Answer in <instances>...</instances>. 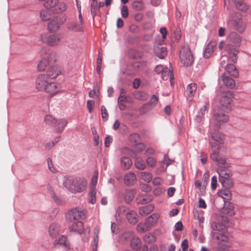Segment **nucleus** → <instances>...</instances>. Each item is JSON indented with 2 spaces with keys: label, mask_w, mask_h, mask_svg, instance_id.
I'll return each mask as SVG.
<instances>
[{
  "label": "nucleus",
  "mask_w": 251,
  "mask_h": 251,
  "mask_svg": "<svg viewBox=\"0 0 251 251\" xmlns=\"http://www.w3.org/2000/svg\"><path fill=\"white\" fill-rule=\"evenodd\" d=\"M218 195L224 199L230 200L231 198V193L227 189H223L218 192Z\"/></svg>",
  "instance_id": "obj_41"
},
{
  "label": "nucleus",
  "mask_w": 251,
  "mask_h": 251,
  "mask_svg": "<svg viewBox=\"0 0 251 251\" xmlns=\"http://www.w3.org/2000/svg\"><path fill=\"white\" fill-rule=\"evenodd\" d=\"M207 104L206 103L203 106V107L201 108L199 113V115H197V117H196V120L197 122H201L202 121V119L203 118L205 114V112L207 110Z\"/></svg>",
  "instance_id": "obj_45"
},
{
  "label": "nucleus",
  "mask_w": 251,
  "mask_h": 251,
  "mask_svg": "<svg viewBox=\"0 0 251 251\" xmlns=\"http://www.w3.org/2000/svg\"><path fill=\"white\" fill-rule=\"evenodd\" d=\"M150 228L146 222H145L144 223H139L137 226V230L139 233H144L148 231Z\"/></svg>",
  "instance_id": "obj_43"
},
{
  "label": "nucleus",
  "mask_w": 251,
  "mask_h": 251,
  "mask_svg": "<svg viewBox=\"0 0 251 251\" xmlns=\"http://www.w3.org/2000/svg\"><path fill=\"white\" fill-rule=\"evenodd\" d=\"M139 177L142 180L146 182H149L151 180L152 178V176L151 173L149 172H141L139 174Z\"/></svg>",
  "instance_id": "obj_44"
},
{
  "label": "nucleus",
  "mask_w": 251,
  "mask_h": 251,
  "mask_svg": "<svg viewBox=\"0 0 251 251\" xmlns=\"http://www.w3.org/2000/svg\"><path fill=\"white\" fill-rule=\"evenodd\" d=\"M94 101L91 100H88L87 101V107L90 113L92 112L93 107L94 105Z\"/></svg>",
  "instance_id": "obj_63"
},
{
  "label": "nucleus",
  "mask_w": 251,
  "mask_h": 251,
  "mask_svg": "<svg viewBox=\"0 0 251 251\" xmlns=\"http://www.w3.org/2000/svg\"><path fill=\"white\" fill-rule=\"evenodd\" d=\"M134 165L136 169L140 170H143L146 168V165L144 161L139 157L136 158Z\"/></svg>",
  "instance_id": "obj_36"
},
{
  "label": "nucleus",
  "mask_w": 251,
  "mask_h": 251,
  "mask_svg": "<svg viewBox=\"0 0 251 251\" xmlns=\"http://www.w3.org/2000/svg\"><path fill=\"white\" fill-rule=\"evenodd\" d=\"M155 236H144V240L145 242L151 243L155 241Z\"/></svg>",
  "instance_id": "obj_62"
},
{
  "label": "nucleus",
  "mask_w": 251,
  "mask_h": 251,
  "mask_svg": "<svg viewBox=\"0 0 251 251\" xmlns=\"http://www.w3.org/2000/svg\"><path fill=\"white\" fill-rule=\"evenodd\" d=\"M227 24L229 26L241 32L245 28V24L242 21L241 16L239 13H235L234 16L231 17Z\"/></svg>",
  "instance_id": "obj_6"
},
{
  "label": "nucleus",
  "mask_w": 251,
  "mask_h": 251,
  "mask_svg": "<svg viewBox=\"0 0 251 251\" xmlns=\"http://www.w3.org/2000/svg\"><path fill=\"white\" fill-rule=\"evenodd\" d=\"M67 19L65 15L56 16L52 19L48 24V29L50 32H56L59 29L60 26L63 24Z\"/></svg>",
  "instance_id": "obj_7"
},
{
  "label": "nucleus",
  "mask_w": 251,
  "mask_h": 251,
  "mask_svg": "<svg viewBox=\"0 0 251 251\" xmlns=\"http://www.w3.org/2000/svg\"><path fill=\"white\" fill-rule=\"evenodd\" d=\"M54 244L64 246L66 247L69 246V243L66 236H58V238L55 240Z\"/></svg>",
  "instance_id": "obj_42"
},
{
  "label": "nucleus",
  "mask_w": 251,
  "mask_h": 251,
  "mask_svg": "<svg viewBox=\"0 0 251 251\" xmlns=\"http://www.w3.org/2000/svg\"><path fill=\"white\" fill-rule=\"evenodd\" d=\"M197 89V85L195 83H191L187 86L186 93L187 95L188 98L190 99V100L193 99L196 94Z\"/></svg>",
  "instance_id": "obj_20"
},
{
  "label": "nucleus",
  "mask_w": 251,
  "mask_h": 251,
  "mask_svg": "<svg viewBox=\"0 0 251 251\" xmlns=\"http://www.w3.org/2000/svg\"><path fill=\"white\" fill-rule=\"evenodd\" d=\"M60 138V136L57 137V138H55L53 141L49 142L46 145V148L47 149H50L52 147H53L54 145L58 142L59 140V139Z\"/></svg>",
  "instance_id": "obj_57"
},
{
  "label": "nucleus",
  "mask_w": 251,
  "mask_h": 251,
  "mask_svg": "<svg viewBox=\"0 0 251 251\" xmlns=\"http://www.w3.org/2000/svg\"><path fill=\"white\" fill-rule=\"evenodd\" d=\"M146 147V145L143 143H140L136 145L135 150L138 152L142 151Z\"/></svg>",
  "instance_id": "obj_61"
},
{
  "label": "nucleus",
  "mask_w": 251,
  "mask_h": 251,
  "mask_svg": "<svg viewBox=\"0 0 251 251\" xmlns=\"http://www.w3.org/2000/svg\"><path fill=\"white\" fill-rule=\"evenodd\" d=\"M50 81L48 78V76L45 74L39 75L35 82L36 88L39 91H45Z\"/></svg>",
  "instance_id": "obj_12"
},
{
  "label": "nucleus",
  "mask_w": 251,
  "mask_h": 251,
  "mask_svg": "<svg viewBox=\"0 0 251 251\" xmlns=\"http://www.w3.org/2000/svg\"><path fill=\"white\" fill-rule=\"evenodd\" d=\"M121 15L124 18H126L128 16V10L127 6L124 5H123L121 8Z\"/></svg>",
  "instance_id": "obj_59"
},
{
  "label": "nucleus",
  "mask_w": 251,
  "mask_h": 251,
  "mask_svg": "<svg viewBox=\"0 0 251 251\" xmlns=\"http://www.w3.org/2000/svg\"><path fill=\"white\" fill-rule=\"evenodd\" d=\"M132 165V162L129 157L124 156L121 158L120 165L122 169L125 170H128Z\"/></svg>",
  "instance_id": "obj_23"
},
{
  "label": "nucleus",
  "mask_w": 251,
  "mask_h": 251,
  "mask_svg": "<svg viewBox=\"0 0 251 251\" xmlns=\"http://www.w3.org/2000/svg\"><path fill=\"white\" fill-rule=\"evenodd\" d=\"M145 65V63L143 62H136L132 66L135 71H138L143 69Z\"/></svg>",
  "instance_id": "obj_53"
},
{
  "label": "nucleus",
  "mask_w": 251,
  "mask_h": 251,
  "mask_svg": "<svg viewBox=\"0 0 251 251\" xmlns=\"http://www.w3.org/2000/svg\"><path fill=\"white\" fill-rule=\"evenodd\" d=\"M151 199L145 196H138L136 198V201L138 204H143L150 202Z\"/></svg>",
  "instance_id": "obj_46"
},
{
  "label": "nucleus",
  "mask_w": 251,
  "mask_h": 251,
  "mask_svg": "<svg viewBox=\"0 0 251 251\" xmlns=\"http://www.w3.org/2000/svg\"><path fill=\"white\" fill-rule=\"evenodd\" d=\"M98 178V172L95 171L94 172V176H93V177L92 178V180H91V183L93 185L92 187H94L95 188H96V185L97 183Z\"/></svg>",
  "instance_id": "obj_60"
},
{
  "label": "nucleus",
  "mask_w": 251,
  "mask_h": 251,
  "mask_svg": "<svg viewBox=\"0 0 251 251\" xmlns=\"http://www.w3.org/2000/svg\"><path fill=\"white\" fill-rule=\"evenodd\" d=\"M210 145L213 151L210 155V158L216 163L218 167L217 173L219 176V181L224 187L230 188L233 186V184L231 179L232 176L231 172L227 169L230 167V165L226 162L225 157L219 155L220 145L214 142L210 143Z\"/></svg>",
  "instance_id": "obj_1"
},
{
  "label": "nucleus",
  "mask_w": 251,
  "mask_h": 251,
  "mask_svg": "<svg viewBox=\"0 0 251 251\" xmlns=\"http://www.w3.org/2000/svg\"><path fill=\"white\" fill-rule=\"evenodd\" d=\"M61 39L62 36L59 34L50 35L47 39V43L51 46H56L59 44Z\"/></svg>",
  "instance_id": "obj_18"
},
{
  "label": "nucleus",
  "mask_w": 251,
  "mask_h": 251,
  "mask_svg": "<svg viewBox=\"0 0 251 251\" xmlns=\"http://www.w3.org/2000/svg\"><path fill=\"white\" fill-rule=\"evenodd\" d=\"M154 52L156 56L160 59L164 58L167 54V50L166 48L157 45L154 47Z\"/></svg>",
  "instance_id": "obj_22"
},
{
  "label": "nucleus",
  "mask_w": 251,
  "mask_h": 251,
  "mask_svg": "<svg viewBox=\"0 0 251 251\" xmlns=\"http://www.w3.org/2000/svg\"><path fill=\"white\" fill-rule=\"evenodd\" d=\"M63 185L73 193H80L86 189L87 182L83 178H74L70 176L64 177Z\"/></svg>",
  "instance_id": "obj_2"
},
{
  "label": "nucleus",
  "mask_w": 251,
  "mask_h": 251,
  "mask_svg": "<svg viewBox=\"0 0 251 251\" xmlns=\"http://www.w3.org/2000/svg\"><path fill=\"white\" fill-rule=\"evenodd\" d=\"M44 6L54 14L63 13L68 7L66 3L60 0H47L44 3Z\"/></svg>",
  "instance_id": "obj_3"
},
{
  "label": "nucleus",
  "mask_w": 251,
  "mask_h": 251,
  "mask_svg": "<svg viewBox=\"0 0 251 251\" xmlns=\"http://www.w3.org/2000/svg\"><path fill=\"white\" fill-rule=\"evenodd\" d=\"M127 209L125 207V206H119L116 211V214L119 216H120L124 214L125 213L127 212Z\"/></svg>",
  "instance_id": "obj_58"
},
{
  "label": "nucleus",
  "mask_w": 251,
  "mask_h": 251,
  "mask_svg": "<svg viewBox=\"0 0 251 251\" xmlns=\"http://www.w3.org/2000/svg\"><path fill=\"white\" fill-rule=\"evenodd\" d=\"M60 227L56 224H52L49 228V232L50 235H56L60 234Z\"/></svg>",
  "instance_id": "obj_35"
},
{
  "label": "nucleus",
  "mask_w": 251,
  "mask_h": 251,
  "mask_svg": "<svg viewBox=\"0 0 251 251\" xmlns=\"http://www.w3.org/2000/svg\"><path fill=\"white\" fill-rule=\"evenodd\" d=\"M236 8L241 11H246L248 9V6L244 2V0H232Z\"/></svg>",
  "instance_id": "obj_39"
},
{
  "label": "nucleus",
  "mask_w": 251,
  "mask_h": 251,
  "mask_svg": "<svg viewBox=\"0 0 251 251\" xmlns=\"http://www.w3.org/2000/svg\"><path fill=\"white\" fill-rule=\"evenodd\" d=\"M152 107L148 104L146 103L142 106L139 109V112L141 115H143L152 109Z\"/></svg>",
  "instance_id": "obj_48"
},
{
  "label": "nucleus",
  "mask_w": 251,
  "mask_h": 251,
  "mask_svg": "<svg viewBox=\"0 0 251 251\" xmlns=\"http://www.w3.org/2000/svg\"><path fill=\"white\" fill-rule=\"evenodd\" d=\"M153 209L154 206L152 204H149L141 207L139 209V213L141 216H145L150 214Z\"/></svg>",
  "instance_id": "obj_25"
},
{
  "label": "nucleus",
  "mask_w": 251,
  "mask_h": 251,
  "mask_svg": "<svg viewBox=\"0 0 251 251\" xmlns=\"http://www.w3.org/2000/svg\"><path fill=\"white\" fill-rule=\"evenodd\" d=\"M49 65V62L46 59H43L38 65V69L39 71H44Z\"/></svg>",
  "instance_id": "obj_47"
},
{
  "label": "nucleus",
  "mask_w": 251,
  "mask_h": 251,
  "mask_svg": "<svg viewBox=\"0 0 251 251\" xmlns=\"http://www.w3.org/2000/svg\"><path fill=\"white\" fill-rule=\"evenodd\" d=\"M227 73L230 75L237 77L238 76V72L233 64H229L226 67Z\"/></svg>",
  "instance_id": "obj_34"
},
{
  "label": "nucleus",
  "mask_w": 251,
  "mask_h": 251,
  "mask_svg": "<svg viewBox=\"0 0 251 251\" xmlns=\"http://www.w3.org/2000/svg\"><path fill=\"white\" fill-rule=\"evenodd\" d=\"M211 137L215 141L223 144L225 138L224 135L220 132H213L210 130Z\"/></svg>",
  "instance_id": "obj_31"
},
{
  "label": "nucleus",
  "mask_w": 251,
  "mask_h": 251,
  "mask_svg": "<svg viewBox=\"0 0 251 251\" xmlns=\"http://www.w3.org/2000/svg\"><path fill=\"white\" fill-rule=\"evenodd\" d=\"M59 72L54 67L50 68L45 75L48 76V78L55 79L59 75Z\"/></svg>",
  "instance_id": "obj_37"
},
{
  "label": "nucleus",
  "mask_w": 251,
  "mask_h": 251,
  "mask_svg": "<svg viewBox=\"0 0 251 251\" xmlns=\"http://www.w3.org/2000/svg\"><path fill=\"white\" fill-rule=\"evenodd\" d=\"M45 91L51 96L61 92V87L59 84L49 82Z\"/></svg>",
  "instance_id": "obj_13"
},
{
  "label": "nucleus",
  "mask_w": 251,
  "mask_h": 251,
  "mask_svg": "<svg viewBox=\"0 0 251 251\" xmlns=\"http://www.w3.org/2000/svg\"><path fill=\"white\" fill-rule=\"evenodd\" d=\"M158 101V98L155 95H153L151 100L148 103L152 108L154 107Z\"/></svg>",
  "instance_id": "obj_54"
},
{
  "label": "nucleus",
  "mask_w": 251,
  "mask_h": 251,
  "mask_svg": "<svg viewBox=\"0 0 251 251\" xmlns=\"http://www.w3.org/2000/svg\"><path fill=\"white\" fill-rule=\"evenodd\" d=\"M101 112L103 120L106 121L108 118V113L106 107L104 106H101Z\"/></svg>",
  "instance_id": "obj_56"
},
{
  "label": "nucleus",
  "mask_w": 251,
  "mask_h": 251,
  "mask_svg": "<svg viewBox=\"0 0 251 251\" xmlns=\"http://www.w3.org/2000/svg\"><path fill=\"white\" fill-rule=\"evenodd\" d=\"M135 194V191L133 190H126L125 192V200L126 202L129 203L133 199Z\"/></svg>",
  "instance_id": "obj_32"
},
{
  "label": "nucleus",
  "mask_w": 251,
  "mask_h": 251,
  "mask_svg": "<svg viewBox=\"0 0 251 251\" xmlns=\"http://www.w3.org/2000/svg\"><path fill=\"white\" fill-rule=\"evenodd\" d=\"M146 163L150 167H154L156 164V160L153 157H148L146 159Z\"/></svg>",
  "instance_id": "obj_51"
},
{
  "label": "nucleus",
  "mask_w": 251,
  "mask_h": 251,
  "mask_svg": "<svg viewBox=\"0 0 251 251\" xmlns=\"http://www.w3.org/2000/svg\"><path fill=\"white\" fill-rule=\"evenodd\" d=\"M233 97L232 93L229 91L222 92L219 98V102L222 107L228 108L230 107Z\"/></svg>",
  "instance_id": "obj_9"
},
{
  "label": "nucleus",
  "mask_w": 251,
  "mask_h": 251,
  "mask_svg": "<svg viewBox=\"0 0 251 251\" xmlns=\"http://www.w3.org/2000/svg\"><path fill=\"white\" fill-rule=\"evenodd\" d=\"M133 7L136 10L140 11L143 9L144 5L141 1H135L133 3Z\"/></svg>",
  "instance_id": "obj_55"
},
{
  "label": "nucleus",
  "mask_w": 251,
  "mask_h": 251,
  "mask_svg": "<svg viewBox=\"0 0 251 251\" xmlns=\"http://www.w3.org/2000/svg\"><path fill=\"white\" fill-rule=\"evenodd\" d=\"M233 207V204L232 203L228 202L226 203L225 206L224 207L223 211L225 214L230 216H233L234 214Z\"/></svg>",
  "instance_id": "obj_38"
},
{
  "label": "nucleus",
  "mask_w": 251,
  "mask_h": 251,
  "mask_svg": "<svg viewBox=\"0 0 251 251\" xmlns=\"http://www.w3.org/2000/svg\"><path fill=\"white\" fill-rule=\"evenodd\" d=\"M48 191L52 197L54 202L58 205H62L65 203L64 200L61 197L58 196L56 195L54 188L50 185H49L48 186Z\"/></svg>",
  "instance_id": "obj_16"
},
{
  "label": "nucleus",
  "mask_w": 251,
  "mask_h": 251,
  "mask_svg": "<svg viewBox=\"0 0 251 251\" xmlns=\"http://www.w3.org/2000/svg\"><path fill=\"white\" fill-rule=\"evenodd\" d=\"M124 183L126 185H133L136 181L135 174L132 172H129L124 176Z\"/></svg>",
  "instance_id": "obj_19"
},
{
  "label": "nucleus",
  "mask_w": 251,
  "mask_h": 251,
  "mask_svg": "<svg viewBox=\"0 0 251 251\" xmlns=\"http://www.w3.org/2000/svg\"><path fill=\"white\" fill-rule=\"evenodd\" d=\"M111 231L113 234H118V228L117 225L115 223H112L111 225Z\"/></svg>",
  "instance_id": "obj_64"
},
{
  "label": "nucleus",
  "mask_w": 251,
  "mask_h": 251,
  "mask_svg": "<svg viewBox=\"0 0 251 251\" xmlns=\"http://www.w3.org/2000/svg\"><path fill=\"white\" fill-rule=\"evenodd\" d=\"M227 39L234 44H238L241 41L240 36L234 32H230L227 36Z\"/></svg>",
  "instance_id": "obj_33"
},
{
  "label": "nucleus",
  "mask_w": 251,
  "mask_h": 251,
  "mask_svg": "<svg viewBox=\"0 0 251 251\" xmlns=\"http://www.w3.org/2000/svg\"><path fill=\"white\" fill-rule=\"evenodd\" d=\"M141 240L138 236H132L130 241V245L133 250H138L141 247Z\"/></svg>",
  "instance_id": "obj_29"
},
{
  "label": "nucleus",
  "mask_w": 251,
  "mask_h": 251,
  "mask_svg": "<svg viewBox=\"0 0 251 251\" xmlns=\"http://www.w3.org/2000/svg\"><path fill=\"white\" fill-rule=\"evenodd\" d=\"M78 22H71L68 24L67 28L75 32H82L84 30V21L82 16V14L78 15Z\"/></svg>",
  "instance_id": "obj_11"
},
{
  "label": "nucleus",
  "mask_w": 251,
  "mask_h": 251,
  "mask_svg": "<svg viewBox=\"0 0 251 251\" xmlns=\"http://www.w3.org/2000/svg\"><path fill=\"white\" fill-rule=\"evenodd\" d=\"M96 193L97 191L96 188L92 187L88 193V202L94 204L96 202Z\"/></svg>",
  "instance_id": "obj_30"
},
{
  "label": "nucleus",
  "mask_w": 251,
  "mask_h": 251,
  "mask_svg": "<svg viewBox=\"0 0 251 251\" xmlns=\"http://www.w3.org/2000/svg\"><path fill=\"white\" fill-rule=\"evenodd\" d=\"M159 218V215L154 213L146 219V222L150 227L157 223Z\"/></svg>",
  "instance_id": "obj_26"
},
{
  "label": "nucleus",
  "mask_w": 251,
  "mask_h": 251,
  "mask_svg": "<svg viewBox=\"0 0 251 251\" xmlns=\"http://www.w3.org/2000/svg\"><path fill=\"white\" fill-rule=\"evenodd\" d=\"M217 246L213 248L215 251H229L231 245L228 236H216Z\"/></svg>",
  "instance_id": "obj_8"
},
{
  "label": "nucleus",
  "mask_w": 251,
  "mask_h": 251,
  "mask_svg": "<svg viewBox=\"0 0 251 251\" xmlns=\"http://www.w3.org/2000/svg\"><path fill=\"white\" fill-rule=\"evenodd\" d=\"M67 124V121L65 119L56 120L53 126L56 132H61Z\"/></svg>",
  "instance_id": "obj_21"
},
{
  "label": "nucleus",
  "mask_w": 251,
  "mask_h": 251,
  "mask_svg": "<svg viewBox=\"0 0 251 251\" xmlns=\"http://www.w3.org/2000/svg\"><path fill=\"white\" fill-rule=\"evenodd\" d=\"M226 49L229 54V58H231L232 62L234 63L237 61V54L238 53V50L231 45H228Z\"/></svg>",
  "instance_id": "obj_17"
},
{
  "label": "nucleus",
  "mask_w": 251,
  "mask_h": 251,
  "mask_svg": "<svg viewBox=\"0 0 251 251\" xmlns=\"http://www.w3.org/2000/svg\"><path fill=\"white\" fill-rule=\"evenodd\" d=\"M56 120L54 119L53 117L50 115H47L45 118V123L47 124L53 126H54L55 123L56 122Z\"/></svg>",
  "instance_id": "obj_49"
},
{
  "label": "nucleus",
  "mask_w": 251,
  "mask_h": 251,
  "mask_svg": "<svg viewBox=\"0 0 251 251\" xmlns=\"http://www.w3.org/2000/svg\"><path fill=\"white\" fill-rule=\"evenodd\" d=\"M40 17L43 21H47L50 18L49 12L47 10H43L40 13Z\"/></svg>",
  "instance_id": "obj_52"
},
{
  "label": "nucleus",
  "mask_w": 251,
  "mask_h": 251,
  "mask_svg": "<svg viewBox=\"0 0 251 251\" xmlns=\"http://www.w3.org/2000/svg\"><path fill=\"white\" fill-rule=\"evenodd\" d=\"M48 167L49 170L52 173H55L57 172V169L55 167L52 163V161L50 158L47 159Z\"/></svg>",
  "instance_id": "obj_50"
},
{
  "label": "nucleus",
  "mask_w": 251,
  "mask_h": 251,
  "mask_svg": "<svg viewBox=\"0 0 251 251\" xmlns=\"http://www.w3.org/2000/svg\"><path fill=\"white\" fill-rule=\"evenodd\" d=\"M211 227L214 230H217L224 232L226 230V227L221 224H217L216 222H213L211 224ZM219 235H224L223 233L219 234Z\"/></svg>",
  "instance_id": "obj_40"
},
{
  "label": "nucleus",
  "mask_w": 251,
  "mask_h": 251,
  "mask_svg": "<svg viewBox=\"0 0 251 251\" xmlns=\"http://www.w3.org/2000/svg\"><path fill=\"white\" fill-rule=\"evenodd\" d=\"M222 78L224 83L226 86L231 89L234 88L235 83L234 79L228 76H225L224 74H223Z\"/></svg>",
  "instance_id": "obj_27"
},
{
  "label": "nucleus",
  "mask_w": 251,
  "mask_h": 251,
  "mask_svg": "<svg viewBox=\"0 0 251 251\" xmlns=\"http://www.w3.org/2000/svg\"><path fill=\"white\" fill-rule=\"evenodd\" d=\"M126 218L131 224H135L138 221L136 213L133 210H129L126 214Z\"/></svg>",
  "instance_id": "obj_24"
},
{
  "label": "nucleus",
  "mask_w": 251,
  "mask_h": 251,
  "mask_svg": "<svg viewBox=\"0 0 251 251\" xmlns=\"http://www.w3.org/2000/svg\"><path fill=\"white\" fill-rule=\"evenodd\" d=\"M217 43L214 41H211L206 46L203 52V56L206 58L211 56L217 48Z\"/></svg>",
  "instance_id": "obj_14"
},
{
  "label": "nucleus",
  "mask_w": 251,
  "mask_h": 251,
  "mask_svg": "<svg viewBox=\"0 0 251 251\" xmlns=\"http://www.w3.org/2000/svg\"><path fill=\"white\" fill-rule=\"evenodd\" d=\"M86 217V211L77 207L70 209L66 215V220L70 222L79 221L80 220L84 219Z\"/></svg>",
  "instance_id": "obj_5"
},
{
  "label": "nucleus",
  "mask_w": 251,
  "mask_h": 251,
  "mask_svg": "<svg viewBox=\"0 0 251 251\" xmlns=\"http://www.w3.org/2000/svg\"><path fill=\"white\" fill-rule=\"evenodd\" d=\"M161 77L163 80L170 79L171 85H173V75L172 71L168 69V68H165L164 72L161 74Z\"/></svg>",
  "instance_id": "obj_28"
},
{
  "label": "nucleus",
  "mask_w": 251,
  "mask_h": 251,
  "mask_svg": "<svg viewBox=\"0 0 251 251\" xmlns=\"http://www.w3.org/2000/svg\"><path fill=\"white\" fill-rule=\"evenodd\" d=\"M69 230L74 234H82L84 231L83 223L81 221H77L69 227Z\"/></svg>",
  "instance_id": "obj_15"
},
{
  "label": "nucleus",
  "mask_w": 251,
  "mask_h": 251,
  "mask_svg": "<svg viewBox=\"0 0 251 251\" xmlns=\"http://www.w3.org/2000/svg\"><path fill=\"white\" fill-rule=\"evenodd\" d=\"M213 119L215 121L214 129L218 130L222 123H226L228 120V115L221 112H218L214 114Z\"/></svg>",
  "instance_id": "obj_10"
},
{
  "label": "nucleus",
  "mask_w": 251,
  "mask_h": 251,
  "mask_svg": "<svg viewBox=\"0 0 251 251\" xmlns=\"http://www.w3.org/2000/svg\"><path fill=\"white\" fill-rule=\"evenodd\" d=\"M179 60L184 66H191L194 60L190 48L187 46H182L179 50Z\"/></svg>",
  "instance_id": "obj_4"
}]
</instances>
